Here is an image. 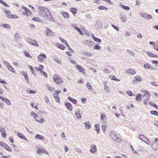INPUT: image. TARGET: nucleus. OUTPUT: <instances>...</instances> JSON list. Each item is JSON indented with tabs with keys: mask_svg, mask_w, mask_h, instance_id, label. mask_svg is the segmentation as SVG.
Wrapping results in <instances>:
<instances>
[{
	"mask_svg": "<svg viewBox=\"0 0 158 158\" xmlns=\"http://www.w3.org/2000/svg\"><path fill=\"white\" fill-rule=\"evenodd\" d=\"M135 79L133 80V82H135L136 81H141V79L140 77L139 76H137L135 77Z\"/></svg>",
	"mask_w": 158,
	"mask_h": 158,
	"instance_id": "obj_27",
	"label": "nucleus"
},
{
	"mask_svg": "<svg viewBox=\"0 0 158 158\" xmlns=\"http://www.w3.org/2000/svg\"><path fill=\"white\" fill-rule=\"evenodd\" d=\"M23 53L25 56L27 57L32 58V56H30L28 52L26 51H24L23 52Z\"/></svg>",
	"mask_w": 158,
	"mask_h": 158,
	"instance_id": "obj_43",
	"label": "nucleus"
},
{
	"mask_svg": "<svg viewBox=\"0 0 158 158\" xmlns=\"http://www.w3.org/2000/svg\"><path fill=\"white\" fill-rule=\"evenodd\" d=\"M101 119L102 120L103 123H105L106 121V116L105 115L102 114L101 117Z\"/></svg>",
	"mask_w": 158,
	"mask_h": 158,
	"instance_id": "obj_31",
	"label": "nucleus"
},
{
	"mask_svg": "<svg viewBox=\"0 0 158 158\" xmlns=\"http://www.w3.org/2000/svg\"><path fill=\"white\" fill-rule=\"evenodd\" d=\"M85 124V129H89L91 127V124L88 121L84 123Z\"/></svg>",
	"mask_w": 158,
	"mask_h": 158,
	"instance_id": "obj_17",
	"label": "nucleus"
},
{
	"mask_svg": "<svg viewBox=\"0 0 158 158\" xmlns=\"http://www.w3.org/2000/svg\"><path fill=\"white\" fill-rule=\"evenodd\" d=\"M29 68L31 70L32 74L35 75V71L34 68L31 66L29 65Z\"/></svg>",
	"mask_w": 158,
	"mask_h": 158,
	"instance_id": "obj_42",
	"label": "nucleus"
},
{
	"mask_svg": "<svg viewBox=\"0 0 158 158\" xmlns=\"http://www.w3.org/2000/svg\"><path fill=\"white\" fill-rule=\"evenodd\" d=\"M83 43L88 46H91L92 45L91 44L92 41L89 40H84L83 42Z\"/></svg>",
	"mask_w": 158,
	"mask_h": 158,
	"instance_id": "obj_19",
	"label": "nucleus"
},
{
	"mask_svg": "<svg viewBox=\"0 0 158 158\" xmlns=\"http://www.w3.org/2000/svg\"><path fill=\"white\" fill-rule=\"evenodd\" d=\"M94 50H99L101 49V47L100 46L97 44L94 46Z\"/></svg>",
	"mask_w": 158,
	"mask_h": 158,
	"instance_id": "obj_51",
	"label": "nucleus"
},
{
	"mask_svg": "<svg viewBox=\"0 0 158 158\" xmlns=\"http://www.w3.org/2000/svg\"><path fill=\"white\" fill-rule=\"evenodd\" d=\"M73 27L76 30H77L79 32L80 35H84L83 32L78 27L76 26H73Z\"/></svg>",
	"mask_w": 158,
	"mask_h": 158,
	"instance_id": "obj_24",
	"label": "nucleus"
},
{
	"mask_svg": "<svg viewBox=\"0 0 158 158\" xmlns=\"http://www.w3.org/2000/svg\"><path fill=\"white\" fill-rule=\"evenodd\" d=\"M53 60L58 64H60L61 63V61L57 58L56 56H53Z\"/></svg>",
	"mask_w": 158,
	"mask_h": 158,
	"instance_id": "obj_41",
	"label": "nucleus"
},
{
	"mask_svg": "<svg viewBox=\"0 0 158 158\" xmlns=\"http://www.w3.org/2000/svg\"><path fill=\"white\" fill-rule=\"evenodd\" d=\"M4 148L6 150L9 152H11L12 151V149L7 144L6 145Z\"/></svg>",
	"mask_w": 158,
	"mask_h": 158,
	"instance_id": "obj_47",
	"label": "nucleus"
},
{
	"mask_svg": "<svg viewBox=\"0 0 158 158\" xmlns=\"http://www.w3.org/2000/svg\"><path fill=\"white\" fill-rule=\"evenodd\" d=\"M17 135L18 136L19 138L26 140L25 136L22 133L20 132H18L17 133Z\"/></svg>",
	"mask_w": 158,
	"mask_h": 158,
	"instance_id": "obj_23",
	"label": "nucleus"
},
{
	"mask_svg": "<svg viewBox=\"0 0 158 158\" xmlns=\"http://www.w3.org/2000/svg\"><path fill=\"white\" fill-rule=\"evenodd\" d=\"M47 88V89L50 91H52L54 89V88H52V87H50L49 86H48Z\"/></svg>",
	"mask_w": 158,
	"mask_h": 158,
	"instance_id": "obj_61",
	"label": "nucleus"
},
{
	"mask_svg": "<svg viewBox=\"0 0 158 158\" xmlns=\"http://www.w3.org/2000/svg\"><path fill=\"white\" fill-rule=\"evenodd\" d=\"M27 41L29 44H31L32 45L35 46H38V44L36 41L35 40H33L31 39H28L27 40Z\"/></svg>",
	"mask_w": 158,
	"mask_h": 158,
	"instance_id": "obj_7",
	"label": "nucleus"
},
{
	"mask_svg": "<svg viewBox=\"0 0 158 158\" xmlns=\"http://www.w3.org/2000/svg\"><path fill=\"white\" fill-rule=\"evenodd\" d=\"M61 14L64 18H68L69 17V14L66 12L63 11L61 12Z\"/></svg>",
	"mask_w": 158,
	"mask_h": 158,
	"instance_id": "obj_33",
	"label": "nucleus"
},
{
	"mask_svg": "<svg viewBox=\"0 0 158 158\" xmlns=\"http://www.w3.org/2000/svg\"><path fill=\"white\" fill-rule=\"evenodd\" d=\"M20 38V36L19 34L18 33H16L14 35V39L15 41H18L19 39Z\"/></svg>",
	"mask_w": 158,
	"mask_h": 158,
	"instance_id": "obj_32",
	"label": "nucleus"
},
{
	"mask_svg": "<svg viewBox=\"0 0 158 158\" xmlns=\"http://www.w3.org/2000/svg\"><path fill=\"white\" fill-rule=\"evenodd\" d=\"M95 41H96L98 42H101V40L99 38L96 37L94 38V40Z\"/></svg>",
	"mask_w": 158,
	"mask_h": 158,
	"instance_id": "obj_58",
	"label": "nucleus"
},
{
	"mask_svg": "<svg viewBox=\"0 0 158 158\" xmlns=\"http://www.w3.org/2000/svg\"><path fill=\"white\" fill-rule=\"evenodd\" d=\"M32 20L33 21L38 22H40V20L38 17H34L32 19Z\"/></svg>",
	"mask_w": 158,
	"mask_h": 158,
	"instance_id": "obj_55",
	"label": "nucleus"
},
{
	"mask_svg": "<svg viewBox=\"0 0 158 158\" xmlns=\"http://www.w3.org/2000/svg\"><path fill=\"white\" fill-rule=\"evenodd\" d=\"M142 96V95L140 94H138L136 95L135 100L136 101L140 102L142 100L141 97Z\"/></svg>",
	"mask_w": 158,
	"mask_h": 158,
	"instance_id": "obj_22",
	"label": "nucleus"
},
{
	"mask_svg": "<svg viewBox=\"0 0 158 158\" xmlns=\"http://www.w3.org/2000/svg\"><path fill=\"white\" fill-rule=\"evenodd\" d=\"M85 86L90 91H92L93 90V87L91 86L90 83L89 82H87Z\"/></svg>",
	"mask_w": 158,
	"mask_h": 158,
	"instance_id": "obj_29",
	"label": "nucleus"
},
{
	"mask_svg": "<svg viewBox=\"0 0 158 158\" xmlns=\"http://www.w3.org/2000/svg\"><path fill=\"white\" fill-rule=\"evenodd\" d=\"M35 139H37L40 140H44V137L39 134H37L35 136Z\"/></svg>",
	"mask_w": 158,
	"mask_h": 158,
	"instance_id": "obj_25",
	"label": "nucleus"
},
{
	"mask_svg": "<svg viewBox=\"0 0 158 158\" xmlns=\"http://www.w3.org/2000/svg\"><path fill=\"white\" fill-rule=\"evenodd\" d=\"M75 150L77 152L80 153H82V150L80 148H75Z\"/></svg>",
	"mask_w": 158,
	"mask_h": 158,
	"instance_id": "obj_54",
	"label": "nucleus"
},
{
	"mask_svg": "<svg viewBox=\"0 0 158 158\" xmlns=\"http://www.w3.org/2000/svg\"><path fill=\"white\" fill-rule=\"evenodd\" d=\"M127 94L129 96H131L133 95V93L131 91H128L127 92Z\"/></svg>",
	"mask_w": 158,
	"mask_h": 158,
	"instance_id": "obj_64",
	"label": "nucleus"
},
{
	"mask_svg": "<svg viewBox=\"0 0 158 158\" xmlns=\"http://www.w3.org/2000/svg\"><path fill=\"white\" fill-rule=\"evenodd\" d=\"M106 125H103L102 126V129L104 132L105 131V130L106 129Z\"/></svg>",
	"mask_w": 158,
	"mask_h": 158,
	"instance_id": "obj_62",
	"label": "nucleus"
},
{
	"mask_svg": "<svg viewBox=\"0 0 158 158\" xmlns=\"http://www.w3.org/2000/svg\"><path fill=\"white\" fill-rule=\"evenodd\" d=\"M98 9L100 10H103L106 11H107L108 10V9L106 7H105L103 6H100L98 7Z\"/></svg>",
	"mask_w": 158,
	"mask_h": 158,
	"instance_id": "obj_40",
	"label": "nucleus"
},
{
	"mask_svg": "<svg viewBox=\"0 0 158 158\" xmlns=\"http://www.w3.org/2000/svg\"><path fill=\"white\" fill-rule=\"evenodd\" d=\"M3 63L6 65V67L8 68V69L9 70L12 72L13 73H14L15 74L16 73V72L15 71L14 69L10 65L9 63L8 62L5 61H4Z\"/></svg>",
	"mask_w": 158,
	"mask_h": 158,
	"instance_id": "obj_4",
	"label": "nucleus"
},
{
	"mask_svg": "<svg viewBox=\"0 0 158 158\" xmlns=\"http://www.w3.org/2000/svg\"><path fill=\"white\" fill-rule=\"evenodd\" d=\"M53 81L56 84H60L63 81V80L60 77L56 74H54L52 76Z\"/></svg>",
	"mask_w": 158,
	"mask_h": 158,
	"instance_id": "obj_2",
	"label": "nucleus"
},
{
	"mask_svg": "<svg viewBox=\"0 0 158 158\" xmlns=\"http://www.w3.org/2000/svg\"><path fill=\"white\" fill-rule=\"evenodd\" d=\"M110 78L113 80H115L116 81H120V80L117 79L115 77V76L113 75H111L110 76Z\"/></svg>",
	"mask_w": 158,
	"mask_h": 158,
	"instance_id": "obj_36",
	"label": "nucleus"
},
{
	"mask_svg": "<svg viewBox=\"0 0 158 158\" xmlns=\"http://www.w3.org/2000/svg\"><path fill=\"white\" fill-rule=\"evenodd\" d=\"M7 17L9 18H18V16H16L15 15H14L12 14L8 15L7 16Z\"/></svg>",
	"mask_w": 158,
	"mask_h": 158,
	"instance_id": "obj_45",
	"label": "nucleus"
},
{
	"mask_svg": "<svg viewBox=\"0 0 158 158\" xmlns=\"http://www.w3.org/2000/svg\"><path fill=\"white\" fill-rule=\"evenodd\" d=\"M144 67L146 69H153V67L151 66V65L149 63L145 64L144 65Z\"/></svg>",
	"mask_w": 158,
	"mask_h": 158,
	"instance_id": "obj_21",
	"label": "nucleus"
},
{
	"mask_svg": "<svg viewBox=\"0 0 158 158\" xmlns=\"http://www.w3.org/2000/svg\"><path fill=\"white\" fill-rule=\"evenodd\" d=\"M0 98L2 99L3 101L5 102L8 105H10L11 104V102L10 100L6 98H3L2 97L0 96Z\"/></svg>",
	"mask_w": 158,
	"mask_h": 158,
	"instance_id": "obj_11",
	"label": "nucleus"
},
{
	"mask_svg": "<svg viewBox=\"0 0 158 158\" xmlns=\"http://www.w3.org/2000/svg\"><path fill=\"white\" fill-rule=\"evenodd\" d=\"M75 114L77 118V119H81V116L80 115V113L79 112H75Z\"/></svg>",
	"mask_w": 158,
	"mask_h": 158,
	"instance_id": "obj_39",
	"label": "nucleus"
},
{
	"mask_svg": "<svg viewBox=\"0 0 158 158\" xmlns=\"http://www.w3.org/2000/svg\"><path fill=\"white\" fill-rule=\"evenodd\" d=\"M149 103L151 106H154L157 109H158V106L156 104L153 103L152 102H149Z\"/></svg>",
	"mask_w": 158,
	"mask_h": 158,
	"instance_id": "obj_48",
	"label": "nucleus"
},
{
	"mask_svg": "<svg viewBox=\"0 0 158 158\" xmlns=\"http://www.w3.org/2000/svg\"><path fill=\"white\" fill-rule=\"evenodd\" d=\"M121 21L123 23H125L126 21V19L124 17H121Z\"/></svg>",
	"mask_w": 158,
	"mask_h": 158,
	"instance_id": "obj_63",
	"label": "nucleus"
},
{
	"mask_svg": "<svg viewBox=\"0 0 158 158\" xmlns=\"http://www.w3.org/2000/svg\"><path fill=\"white\" fill-rule=\"evenodd\" d=\"M141 17L145 18L146 19H148L147 18V14L145 13H142L140 14Z\"/></svg>",
	"mask_w": 158,
	"mask_h": 158,
	"instance_id": "obj_50",
	"label": "nucleus"
},
{
	"mask_svg": "<svg viewBox=\"0 0 158 158\" xmlns=\"http://www.w3.org/2000/svg\"><path fill=\"white\" fill-rule=\"evenodd\" d=\"M70 11L74 15H75L77 13V9L74 8L72 7L70 8Z\"/></svg>",
	"mask_w": 158,
	"mask_h": 158,
	"instance_id": "obj_28",
	"label": "nucleus"
},
{
	"mask_svg": "<svg viewBox=\"0 0 158 158\" xmlns=\"http://www.w3.org/2000/svg\"><path fill=\"white\" fill-rule=\"evenodd\" d=\"M6 143L5 142H0V146H1L5 148V146H6Z\"/></svg>",
	"mask_w": 158,
	"mask_h": 158,
	"instance_id": "obj_57",
	"label": "nucleus"
},
{
	"mask_svg": "<svg viewBox=\"0 0 158 158\" xmlns=\"http://www.w3.org/2000/svg\"><path fill=\"white\" fill-rule=\"evenodd\" d=\"M143 142H145L148 145H149L150 144V142L149 140L146 137L145 138Z\"/></svg>",
	"mask_w": 158,
	"mask_h": 158,
	"instance_id": "obj_53",
	"label": "nucleus"
},
{
	"mask_svg": "<svg viewBox=\"0 0 158 158\" xmlns=\"http://www.w3.org/2000/svg\"><path fill=\"white\" fill-rule=\"evenodd\" d=\"M37 147V153L39 155L41 154L45 153L47 155H49V153L48 152L46 151L45 149L44 148L42 147L39 148L38 146H36Z\"/></svg>",
	"mask_w": 158,
	"mask_h": 158,
	"instance_id": "obj_3",
	"label": "nucleus"
},
{
	"mask_svg": "<svg viewBox=\"0 0 158 158\" xmlns=\"http://www.w3.org/2000/svg\"><path fill=\"white\" fill-rule=\"evenodd\" d=\"M120 6L121 8H122L123 9L125 10H130V7L129 6H125L122 4H120Z\"/></svg>",
	"mask_w": 158,
	"mask_h": 158,
	"instance_id": "obj_34",
	"label": "nucleus"
},
{
	"mask_svg": "<svg viewBox=\"0 0 158 158\" xmlns=\"http://www.w3.org/2000/svg\"><path fill=\"white\" fill-rule=\"evenodd\" d=\"M44 98L45 101L47 103H48L49 102V100L48 99V97L47 96H45Z\"/></svg>",
	"mask_w": 158,
	"mask_h": 158,
	"instance_id": "obj_59",
	"label": "nucleus"
},
{
	"mask_svg": "<svg viewBox=\"0 0 158 158\" xmlns=\"http://www.w3.org/2000/svg\"><path fill=\"white\" fill-rule=\"evenodd\" d=\"M65 105L66 107L69 110L72 111V104L69 102H66L65 103Z\"/></svg>",
	"mask_w": 158,
	"mask_h": 158,
	"instance_id": "obj_14",
	"label": "nucleus"
},
{
	"mask_svg": "<svg viewBox=\"0 0 158 158\" xmlns=\"http://www.w3.org/2000/svg\"><path fill=\"white\" fill-rule=\"evenodd\" d=\"M36 120L37 122L42 123L44 122L45 121V120L44 119L41 118L40 120H38L37 119H36Z\"/></svg>",
	"mask_w": 158,
	"mask_h": 158,
	"instance_id": "obj_60",
	"label": "nucleus"
},
{
	"mask_svg": "<svg viewBox=\"0 0 158 158\" xmlns=\"http://www.w3.org/2000/svg\"><path fill=\"white\" fill-rule=\"evenodd\" d=\"M38 11L40 16L43 18L44 19H47L50 22L54 21V19L48 8L40 6L38 7Z\"/></svg>",
	"mask_w": 158,
	"mask_h": 158,
	"instance_id": "obj_1",
	"label": "nucleus"
},
{
	"mask_svg": "<svg viewBox=\"0 0 158 158\" xmlns=\"http://www.w3.org/2000/svg\"><path fill=\"white\" fill-rule=\"evenodd\" d=\"M31 116H32L36 120L37 119V115L35 114V113L33 112L32 111L31 113Z\"/></svg>",
	"mask_w": 158,
	"mask_h": 158,
	"instance_id": "obj_46",
	"label": "nucleus"
},
{
	"mask_svg": "<svg viewBox=\"0 0 158 158\" xmlns=\"http://www.w3.org/2000/svg\"><path fill=\"white\" fill-rule=\"evenodd\" d=\"M82 54L83 55L87 57H91L93 56V54L92 52H83L82 53Z\"/></svg>",
	"mask_w": 158,
	"mask_h": 158,
	"instance_id": "obj_18",
	"label": "nucleus"
},
{
	"mask_svg": "<svg viewBox=\"0 0 158 158\" xmlns=\"http://www.w3.org/2000/svg\"><path fill=\"white\" fill-rule=\"evenodd\" d=\"M127 72L131 75H134L136 73L135 71L131 69L127 70Z\"/></svg>",
	"mask_w": 158,
	"mask_h": 158,
	"instance_id": "obj_20",
	"label": "nucleus"
},
{
	"mask_svg": "<svg viewBox=\"0 0 158 158\" xmlns=\"http://www.w3.org/2000/svg\"><path fill=\"white\" fill-rule=\"evenodd\" d=\"M152 147L154 150H158V143L156 142H154L152 144Z\"/></svg>",
	"mask_w": 158,
	"mask_h": 158,
	"instance_id": "obj_16",
	"label": "nucleus"
},
{
	"mask_svg": "<svg viewBox=\"0 0 158 158\" xmlns=\"http://www.w3.org/2000/svg\"><path fill=\"white\" fill-rule=\"evenodd\" d=\"M46 59V56L45 54L42 53L40 54L37 57L38 61L41 62H43L44 60Z\"/></svg>",
	"mask_w": 158,
	"mask_h": 158,
	"instance_id": "obj_5",
	"label": "nucleus"
},
{
	"mask_svg": "<svg viewBox=\"0 0 158 158\" xmlns=\"http://www.w3.org/2000/svg\"><path fill=\"white\" fill-rule=\"evenodd\" d=\"M146 138V137L143 135H139V139L143 142L144 141Z\"/></svg>",
	"mask_w": 158,
	"mask_h": 158,
	"instance_id": "obj_49",
	"label": "nucleus"
},
{
	"mask_svg": "<svg viewBox=\"0 0 158 158\" xmlns=\"http://www.w3.org/2000/svg\"><path fill=\"white\" fill-rule=\"evenodd\" d=\"M97 150V148L96 146L94 145H92L91 149L89 150V151L91 153H93L96 152Z\"/></svg>",
	"mask_w": 158,
	"mask_h": 158,
	"instance_id": "obj_12",
	"label": "nucleus"
},
{
	"mask_svg": "<svg viewBox=\"0 0 158 158\" xmlns=\"http://www.w3.org/2000/svg\"><path fill=\"white\" fill-rule=\"evenodd\" d=\"M110 135L112 140L115 141L117 136L114 134V131H111L110 132Z\"/></svg>",
	"mask_w": 158,
	"mask_h": 158,
	"instance_id": "obj_13",
	"label": "nucleus"
},
{
	"mask_svg": "<svg viewBox=\"0 0 158 158\" xmlns=\"http://www.w3.org/2000/svg\"><path fill=\"white\" fill-rule=\"evenodd\" d=\"M127 52L129 53L132 56H134L135 55V53L133 51H131L129 49L127 50Z\"/></svg>",
	"mask_w": 158,
	"mask_h": 158,
	"instance_id": "obj_38",
	"label": "nucleus"
},
{
	"mask_svg": "<svg viewBox=\"0 0 158 158\" xmlns=\"http://www.w3.org/2000/svg\"><path fill=\"white\" fill-rule=\"evenodd\" d=\"M0 131L1 132L2 135L4 138L6 137V131L5 128L2 127H0Z\"/></svg>",
	"mask_w": 158,
	"mask_h": 158,
	"instance_id": "obj_8",
	"label": "nucleus"
},
{
	"mask_svg": "<svg viewBox=\"0 0 158 158\" xmlns=\"http://www.w3.org/2000/svg\"><path fill=\"white\" fill-rule=\"evenodd\" d=\"M104 89L105 91H106L108 93L110 92V88L109 86L106 85H105Z\"/></svg>",
	"mask_w": 158,
	"mask_h": 158,
	"instance_id": "obj_52",
	"label": "nucleus"
},
{
	"mask_svg": "<svg viewBox=\"0 0 158 158\" xmlns=\"http://www.w3.org/2000/svg\"><path fill=\"white\" fill-rule=\"evenodd\" d=\"M77 69L81 73H82L84 75L85 73V69L83 67H81V65L78 64H76L75 65Z\"/></svg>",
	"mask_w": 158,
	"mask_h": 158,
	"instance_id": "obj_6",
	"label": "nucleus"
},
{
	"mask_svg": "<svg viewBox=\"0 0 158 158\" xmlns=\"http://www.w3.org/2000/svg\"><path fill=\"white\" fill-rule=\"evenodd\" d=\"M56 46L58 48L62 50H64L65 49V47L63 45L58 43L56 44Z\"/></svg>",
	"mask_w": 158,
	"mask_h": 158,
	"instance_id": "obj_30",
	"label": "nucleus"
},
{
	"mask_svg": "<svg viewBox=\"0 0 158 158\" xmlns=\"http://www.w3.org/2000/svg\"><path fill=\"white\" fill-rule=\"evenodd\" d=\"M144 94L143 96V97L145 96V99L146 101H148L150 99V97L151 96V95L149 94V92L147 91H145L144 92Z\"/></svg>",
	"mask_w": 158,
	"mask_h": 158,
	"instance_id": "obj_9",
	"label": "nucleus"
},
{
	"mask_svg": "<svg viewBox=\"0 0 158 158\" xmlns=\"http://www.w3.org/2000/svg\"><path fill=\"white\" fill-rule=\"evenodd\" d=\"M0 26L7 29H10V25L8 24H0Z\"/></svg>",
	"mask_w": 158,
	"mask_h": 158,
	"instance_id": "obj_26",
	"label": "nucleus"
},
{
	"mask_svg": "<svg viewBox=\"0 0 158 158\" xmlns=\"http://www.w3.org/2000/svg\"><path fill=\"white\" fill-rule=\"evenodd\" d=\"M147 54L149 57H151L158 58V55L153 54L151 52H147L146 53Z\"/></svg>",
	"mask_w": 158,
	"mask_h": 158,
	"instance_id": "obj_15",
	"label": "nucleus"
},
{
	"mask_svg": "<svg viewBox=\"0 0 158 158\" xmlns=\"http://www.w3.org/2000/svg\"><path fill=\"white\" fill-rule=\"evenodd\" d=\"M150 114L152 115L158 116V112L156 111L152 110L150 111Z\"/></svg>",
	"mask_w": 158,
	"mask_h": 158,
	"instance_id": "obj_44",
	"label": "nucleus"
},
{
	"mask_svg": "<svg viewBox=\"0 0 158 158\" xmlns=\"http://www.w3.org/2000/svg\"><path fill=\"white\" fill-rule=\"evenodd\" d=\"M95 127L96 128L95 130L97 131L98 134L100 132L99 125L96 124L95 125Z\"/></svg>",
	"mask_w": 158,
	"mask_h": 158,
	"instance_id": "obj_37",
	"label": "nucleus"
},
{
	"mask_svg": "<svg viewBox=\"0 0 158 158\" xmlns=\"http://www.w3.org/2000/svg\"><path fill=\"white\" fill-rule=\"evenodd\" d=\"M59 39L65 45H66V44H67L66 41L65 40H64V39H62V38H61V37H60L59 38Z\"/></svg>",
	"mask_w": 158,
	"mask_h": 158,
	"instance_id": "obj_56",
	"label": "nucleus"
},
{
	"mask_svg": "<svg viewBox=\"0 0 158 158\" xmlns=\"http://www.w3.org/2000/svg\"><path fill=\"white\" fill-rule=\"evenodd\" d=\"M54 33V32L49 28H46V34L47 36H51Z\"/></svg>",
	"mask_w": 158,
	"mask_h": 158,
	"instance_id": "obj_10",
	"label": "nucleus"
},
{
	"mask_svg": "<svg viewBox=\"0 0 158 158\" xmlns=\"http://www.w3.org/2000/svg\"><path fill=\"white\" fill-rule=\"evenodd\" d=\"M68 99L69 100L72 102L74 104H76L77 101L76 100L72 98L71 97H69L68 98Z\"/></svg>",
	"mask_w": 158,
	"mask_h": 158,
	"instance_id": "obj_35",
	"label": "nucleus"
}]
</instances>
